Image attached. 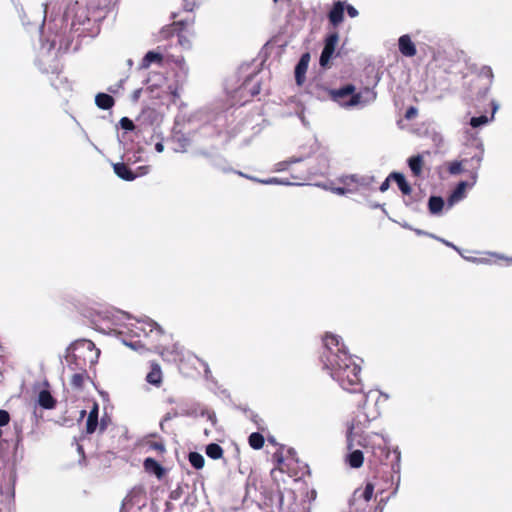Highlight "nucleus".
Segmentation results:
<instances>
[{
	"instance_id": "obj_1",
	"label": "nucleus",
	"mask_w": 512,
	"mask_h": 512,
	"mask_svg": "<svg viewBox=\"0 0 512 512\" xmlns=\"http://www.w3.org/2000/svg\"><path fill=\"white\" fill-rule=\"evenodd\" d=\"M323 351L320 361L323 368L339 385L350 393H363L361 367L349 354L341 338L333 333H325L322 338Z\"/></svg>"
},
{
	"instance_id": "obj_2",
	"label": "nucleus",
	"mask_w": 512,
	"mask_h": 512,
	"mask_svg": "<svg viewBox=\"0 0 512 512\" xmlns=\"http://www.w3.org/2000/svg\"><path fill=\"white\" fill-rule=\"evenodd\" d=\"M358 444L366 453H370L369 462L372 465H389L392 471L400 469V452L397 449L391 451L382 435L373 433L364 437L363 442L359 441Z\"/></svg>"
},
{
	"instance_id": "obj_3",
	"label": "nucleus",
	"mask_w": 512,
	"mask_h": 512,
	"mask_svg": "<svg viewBox=\"0 0 512 512\" xmlns=\"http://www.w3.org/2000/svg\"><path fill=\"white\" fill-rule=\"evenodd\" d=\"M99 355L100 350L95 347L92 341L79 342L66 357L68 368L72 371L87 370L98 362Z\"/></svg>"
},
{
	"instance_id": "obj_4",
	"label": "nucleus",
	"mask_w": 512,
	"mask_h": 512,
	"mask_svg": "<svg viewBox=\"0 0 512 512\" xmlns=\"http://www.w3.org/2000/svg\"><path fill=\"white\" fill-rule=\"evenodd\" d=\"M139 332L136 335L140 337V332L144 335L143 345L148 350L153 351L164 357L168 353L167 342L169 336L155 322H139L136 326Z\"/></svg>"
},
{
	"instance_id": "obj_5",
	"label": "nucleus",
	"mask_w": 512,
	"mask_h": 512,
	"mask_svg": "<svg viewBox=\"0 0 512 512\" xmlns=\"http://www.w3.org/2000/svg\"><path fill=\"white\" fill-rule=\"evenodd\" d=\"M16 470L14 465L0 466V512H13L15 503Z\"/></svg>"
},
{
	"instance_id": "obj_6",
	"label": "nucleus",
	"mask_w": 512,
	"mask_h": 512,
	"mask_svg": "<svg viewBox=\"0 0 512 512\" xmlns=\"http://www.w3.org/2000/svg\"><path fill=\"white\" fill-rule=\"evenodd\" d=\"M91 9L86 2L75 1L68 4L64 12V19L70 21L71 29L80 30L82 26L90 23Z\"/></svg>"
},
{
	"instance_id": "obj_7",
	"label": "nucleus",
	"mask_w": 512,
	"mask_h": 512,
	"mask_svg": "<svg viewBox=\"0 0 512 512\" xmlns=\"http://www.w3.org/2000/svg\"><path fill=\"white\" fill-rule=\"evenodd\" d=\"M494 74L490 66H482L471 83V90L477 99L485 98L493 83Z\"/></svg>"
},
{
	"instance_id": "obj_8",
	"label": "nucleus",
	"mask_w": 512,
	"mask_h": 512,
	"mask_svg": "<svg viewBox=\"0 0 512 512\" xmlns=\"http://www.w3.org/2000/svg\"><path fill=\"white\" fill-rule=\"evenodd\" d=\"M187 28V21H174L170 26L163 28L161 30V34L164 38H168L176 34L180 46L188 49L191 47L190 36H192V33L189 32Z\"/></svg>"
},
{
	"instance_id": "obj_9",
	"label": "nucleus",
	"mask_w": 512,
	"mask_h": 512,
	"mask_svg": "<svg viewBox=\"0 0 512 512\" xmlns=\"http://www.w3.org/2000/svg\"><path fill=\"white\" fill-rule=\"evenodd\" d=\"M277 500L282 512H308L305 505L297 501L294 493L285 496L282 492H278Z\"/></svg>"
},
{
	"instance_id": "obj_10",
	"label": "nucleus",
	"mask_w": 512,
	"mask_h": 512,
	"mask_svg": "<svg viewBox=\"0 0 512 512\" xmlns=\"http://www.w3.org/2000/svg\"><path fill=\"white\" fill-rule=\"evenodd\" d=\"M377 98V92L370 87H364L359 92L355 91V94L348 99L346 103L348 106L367 105L374 102Z\"/></svg>"
},
{
	"instance_id": "obj_11",
	"label": "nucleus",
	"mask_w": 512,
	"mask_h": 512,
	"mask_svg": "<svg viewBox=\"0 0 512 512\" xmlns=\"http://www.w3.org/2000/svg\"><path fill=\"white\" fill-rule=\"evenodd\" d=\"M338 41H339V35L337 32H333V33H330L329 35H327V37L325 38V42H324V48L320 55V65L321 66H323V67L326 66V64L330 61V59L335 51Z\"/></svg>"
},
{
	"instance_id": "obj_12",
	"label": "nucleus",
	"mask_w": 512,
	"mask_h": 512,
	"mask_svg": "<svg viewBox=\"0 0 512 512\" xmlns=\"http://www.w3.org/2000/svg\"><path fill=\"white\" fill-rule=\"evenodd\" d=\"M355 86L352 84H347L343 87H340L338 89H331L329 90V97L331 100L337 102L338 104L349 107L346 103L348 100L346 98L352 97L353 94H355Z\"/></svg>"
},
{
	"instance_id": "obj_13",
	"label": "nucleus",
	"mask_w": 512,
	"mask_h": 512,
	"mask_svg": "<svg viewBox=\"0 0 512 512\" xmlns=\"http://www.w3.org/2000/svg\"><path fill=\"white\" fill-rule=\"evenodd\" d=\"M365 419L363 422V425L366 423H369L373 418H375L374 415H370L366 412H363ZM359 424H362L360 420L352 419L350 422L347 423V433H346V440H347V449L352 450L354 447V439L356 436L355 430L359 427Z\"/></svg>"
},
{
	"instance_id": "obj_14",
	"label": "nucleus",
	"mask_w": 512,
	"mask_h": 512,
	"mask_svg": "<svg viewBox=\"0 0 512 512\" xmlns=\"http://www.w3.org/2000/svg\"><path fill=\"white\" fill-rule=\"evenodd\" d=\"M344 2L336 1L333 4V7L328 13V19L330 24L336 28L339 24H341L344 20Z\"/></svg>"
},
{
	"instance_id": "obj_15",
	"label": "nucleus",
	"mask_w": 512,
	"mask_h": 512,
	"mask_svg": "<svg viewBox=\"0 0 512 512\" xmlns=\"http://www.w3.org/2000/svg\"><path fill=\"white\" fill-rule=\"evenodd\" d=\"M147 383L159 388L163 383V373L160 365L152 361L150 363V371L146 375Z\"/></svg>"
},
{
	"instance_id": "obj_16",
	"label": "nucleus",
	"mask_w": 512,
	"mask_h": 512,
	"mask_svg": "<svg viewBox=\"0 0 512 512\" xmlns=\"http://www.w3.org/2000/svg\"><path fill=\"white\" fill-rule=\"evenodd\" d=\"M398 47L400 53L406 57H413L417 53L415 44L407 34L400 36L398 40Z\"/></svg>"
},
{
	"instance_id": "obj_17",
	"label": "nucleus",
	"mask_w": 512,
	"mask_h": 512,
	"mask_svg": "<svg viewBox=\"0 0 512 512\" xmlns=\"http://www.w3.org/2000/svg\"><path fill=\"white\" fill-rule=\"evenodd\" d=\"M310 61V55L305 53L301 56L295 67V80L298 85H302L305 81V74L308 69V64Z\"/></svg>"
},
{
	"instance_id": "obj_18",
	"label": "nucleus",
	"mask_w": 512,
	"mask_h": 512,
	"mask_svg": "<svg viewBox=\"0 0 512 512\" xmlns=\"http://www.w3.org/2000/svg\"><path fill=\"white\" fill-rule=\"evenodd\" d=\"M466 188H467V182L461 181L457 184L455 189L452 191V193L449 195L447 199V204L449 207H452L459 201L463 200L466 197Z\"/></svg>"
},
{
	"instance_id": "obj_19",
	"label": "nucleus",
	"mask_w": 512,
	"mask_h": 512,
	"mask_svg": "<svg viewBox=\"0 0 512 512\" xmlns=\"http://www.w3.org/2000/svg\"><path fill=\"white\" fill-rule=\"evenodd\" d=\"M114 173L125 181H133L137 175L123 162L113 164Z\"/></svg>"
},
{
	"instance_id": "obj_20",
	"label": "nucleus",
	"mask_w": 512,
	"mask_h": 512,
	"mask_svg": "<svg viewBox=\"0 0 512 512\" xmlns=\"http://www.w3.org/2000/svg\"><path fill=\"white\" fill-rule=\"evenodd\" d=\"M143 467L147 473L154 474L159 479H161L165 474V469L151 457L144 460Z\"/></svg>"
},
{
	"instance_id": "obj_21",
	"label": "nucleus",
	"mask_w": 512,
	"mask_h": 512,
	"mask_svg": "<svg viewBox=\"0 0 512 512\" xmlns=\"http://www.w3.org/2000/svg\"><path fill=\"white\" fill-rule=\"evenodd\" d=\"M38 404L47 410L54 409L56 407L57 401L52 396L50 391L41 390L38 395Z\"/></svg>"
},
{
	"instance_id": "obj_22",
	"label": "nucleus",
	"mask_w": 512,
	"mask_h": 512,
	"mask_svg": "<svg viewBox=\"0 0 512 512\" xmlns=\"http://www.w3.org/2000/svg\"><path fill=\"white\" fill-rule=\"evenodd\" d=\"M491 107H492V113H491V116L488 117L486 115H481V116H477V117H472L470 119V125L473 127V128H478L482 125H485L487 124L488 122L492 121L494 119V114L495 112L497 111L498 109V105L497 103L492 100L491 101Z\"/></svg>"
},
{
	"instance_id": "obj_23",
	"label": "nucleus",
	"mask_w": 512,
	"mask_h": 512,
	"mask_svg": "<svg viewBox=\"0 0 512 512\" xmlns=\"http://www.w3.org/2000/svg\"><path fill=\"white\" fill-rule=\"evenodd\" d=\"M390 178H393V180L397 183V185L403 195L408 196L411 194L412 187L406 181V178L402 173L392 172V173H390Z\"/></svg>"
},
{
	"instance_id": "obj_24",
	"label": "nucleus",
	"mask_w": 512,
	"mask_h": 512,
	"mask_svg": "<svg viewBox=\"0 0 512 512\" xmlns=\"http://www.w3.org/2000/svg\"><path fill=\"white\" fill-rule=\"evenodd\" d=\"M89 379L87 370H76L70 379V385L77 390L84 387L85 382Z\"/></svg>"
},
{
	"instance_id": "obj_25",
	"label": "nucleus",
	"mask_w": 512,
	"mask_h": 512,
	"mask_svg": "<svg viewBox=\"0 0 512 512\" xmlns=\"http://www.w3.org/2000/svg\"><path fill=\"white\" fill-rule=\"evenodd\" d=\"M408 166L415 177H419L422 174L424 160L422 155L418 154L408 159Z\"/></svg>"
},
{
	"instance_id": "obj_26",
	"label": "nucleus",
	"mask_w": 512,
	"mask_h": 512,
	"mask_svg": "<svg viewBox=\"0 0 512 512\" xmlns=\"http://www.w3.org/2000/svg\"><path fill=\"white\" fill-rule=\"evenodd\" d=\"M95 103L100 109L108 110L114 106L115 100L109 94L98 93L95 97Z\"/></svg>"
},
{
	"instance_id": "obj_27",
	"label": "nucleus",
	"mask_w": 512,
	"mask_h": 512,
	"mask_svg": "<svg viewBox=\"0 0 512 512\" xmlns=\"http://www.w3.org/2000/svg\"><path fill=\"white\" fill-rule=\"evenodd\" d=\"M346 462L352 468H360L364 462L363 452L360 450H352L346 457Z\"/></svg>"
},
{
	"instance_id": "obj_28",
	"label": "nucleus",
	"mask_w": 512,
	"mask_h": 512,
	"mask_svg": "<svg viewBox=\"0 0 512 512\" xmlns=\"http://www.w3.org/2000/svg\"><path fill=\"white\" fill-rule=\"evenodd\" d=\"M162 61H163L162 54L155 52V51H149L146 53V55L142 59L141 66L143 68H148L152 63L161 64Z\"/></svg>"
},
{
	"instance_id": "obj_29",
	"label": "nucleus",
	"mask_w": 512,
	"mask_h": 512,
	"mask_svg": "<svg viewBox=\"0 0 512 512\" xmlns=\"http://www.w3.org/2000/svg\"><path fill=\"white\" fill-rule=\"evenodd\" d=\"M444 200L440 196H431L428 201V209L431 214H439L444 207Z\"/></svg>"
},
{
	"instance_id": "obj_30",
	"label": "nucleus",
	"mask_w": 512,
	"mask_h": 512,
	"mask_svg": "<svg viewBox=\"0 0 512 512\" xmlns=\"http://www.w3.org/2000/svg\"><path fill=\"white\" fill-rule=\"evenodd\" d=\"M223 454V448L217 443H210L206 446V455L213 460L222 458Z\"/></svg>"
},
{
	"instance_id": "obj_31",
	"label": "nucleus",
	"mask_w": 512,
	"mask_h": 512,
	"mask_svg": "<svg viewBox=\"0 0 512 512\" xmlns=\"http://www.w3.org/2000/svg\"><path fill=\"white\" fill-rule=\"evenodd\" d=\"M264 436L259 432H253L248 437V443L251 448L259 450L264 446Z\"/></svg>"
},
{
	"instance_id": "obj_32",
	"label": "nucleus",
	"mask_w": 512,
	"mask_h": 512,
	"mask_svg": "<svg viewBox=\"0 0 512 512\" xmlns=\"http://www.w3.org/2000/svg\"><path fill=\"white\" fill-rule=\"evenodd\" d=\"M190 464L197 470L202 469L205 464L204 457L198 452H190L188 455Z\"/></svg>"
},
{
	"instance_id": "obj_33",
	"label": "nucleus",
	"mask_w": 512,
	"mask_h": 512,
	"mask_svg": "<svg viewBox=\"0 0 512 512\" xmlns=\"http://www.w3.org/2000/svg\"><path fill=\"white\" fill-rule=\"evenodd\" d=\"M339 181L344 187L354 188L355 191L357 190L358 178L356 175L342 176Z\"/></svg>"
},
{
	"instance_id": "obj_34",
	"label": "nucleus",
	"mask_w": 512,
	"mask_h": 512,
	"mask_svg": "<svg viewBox=\"0 0 512 512\" xmlns=\"http://www.w3.org/2000/svg\"><path fill=\"white\" fill-rule=\"evenodd\" d=\"M98 427V418L88 416L86 421V433L93 434Z\"/></svg>"
},
{
	"instance_id": "obj_35",
	"label": "nucleus",
	"mask_w": 512,
	"mask_h": 512,
	"mask_svg": "<svg viewBox=\"0 0 512 512\" xmlns=\"http://www.w3.org/2000/svg\"><path fill=\"white\" fill-rule=\"evenodd\" d=\"M374 493V485L372 483H367L360 494V497L365 500V502H369Z\"/></svg>"
},
{
	"instance_id": "obj_36",
	"label": "nucleus",
	"mask_w": 512,
	"mask_h": 512,
	"mask_svg": "<svg viewBox=\"0 0 512 512\" xmlns=\"http://www.w3.org/2000/svg\"><path fill=\"white\" fill-rule=\"evenodd\" d=\"M448 171L452 175H457L462 172V162L460 161H453L449 163Z\"/></svg>"
},
{
	"instance_id": "obj_37",
	"label": "nucleus",
	"mask_w": 512,
	"mask_h": 512,
	"mask_svg": "<svg viewBox=\"0 0 512 512\" xmlns=\"http://www.w3.org/2000/svg\"><path fill=\"white\" fill-rule=\"evenodd\" d=\"M119 123H120L121 128L126 131H133L135 129V125H134L133 121L131 119H129L128 117L121 118Z\"/></svg>"
},
{
	"instance_id": "obj_38",
	"label": "nucleus",
	"mask_w": 512,
	"mask_h": 512,
	"mask_svg": "<svg viewBox=\"0 0 512 512\" xmlns=\"http://www.w3.org/2000/svg\"><path fill=\"white\" fill-rule=\"evenodd\" d=\"M149 448L157 451L160 454H163L166 451L165 445L162 442L158 441L149 442Z\"/></svg>"
},
{
	"instance_id": "obj_39",
	"label": "nucleus",
	"mask_w": 512,
	"mask_h": 512,
	"mask_svg": "<svg viewBox=\"0 0 512 512\" xmlns=\"http://www.w3.org/2000/svg\"><path fill=\"white\" fill-rule=\"evenodd\" d=\"M417 113H418L417 109H416L415 107L411 106V107H409V108L406 110V112H405V118H406L407 120H411V119H413V118H415V117L417 116Z\"/></svg>"
},
{
	"instance_id": "obj_40",
	"label": "nucleus",
	"mask_w": 512,
	"mask_h": 512,
	"mask_svg": "<svg viewBox=\"0 0 512 512\" xmlns=\"http://www.w3.org/2000/svg\"><path fill=\"white\" fill-rule=\"evenodd\" d=\"M334 191H335V193H337L338 195H345V194H347V193H352V192H354V191H355V189H354V188H349V187H344V186H342V187H336V188H334Z\"/></svg>"
},
{
	"instance_id": "obj_41",
	"label": "nucleus",
	"mask_w": 512,
	"mask_h": 512,
	"mask_svg": "<svg viewBox=\"0 0 512 512\" xmlns=\"http://www.w3.org/2000/svg\"><path fill=\"white\" fill-rule=\"evenodd\" d=\"M110 423L109 417H102L100 422L98 421L99 431L102 433L106 430L108 424Z\"/></svg>"
},
{
	"instance_id": "obj_42",
	"label": "nucleus",
	"mask_w": 512,
	"mask_h": 512,
	"mask_svg": "<svg viewBox=\"0 0 512 512\" xmlns=\"http://www.w3.org/2000/svg\"><path fill=\"white\" fill-rule=\"evenodd\" d=\"M390 180H393V178H390V175L382 182L380 185L379 190L381 192H386L389 189L390 186Z\"/></svg>"
},
{
	"instance_id": "obj_43",
	"label": "nucleus",
	"mask_w": 512,
	"mask_h": 512,
	"mask_svg": "<svg viewBox=\"0 0 512 512\" xmlns=\"http://www.w3.org/2000/svg\"><path fill=\"white\" fill-rule=\"evenodd\" d=\"M88 416H93L95 418H98V416H99V405H98L97 402L93 403V406H92Z\"/></svg>"
},
{
	"instance_id": "obj_44",
	"label": "nucleus",
	"mask_w": 512,
	"mask_h": 512,
	"mask_svg": "<svg viewBox=\"0 0 512 512\" xmlns=\"http://www.w3.org/2000/svg\"><path fill=\"white\" fill-rule=\"evenodd\" d=\"M346 11H347V14L351 17V18H354L356 16H358V11L355 7H353L352 5H347L346 7Z\"/></svg>"
},
{
	"instance_id": "obj_45",
	"label": "nucleus",
	"mask_w": 512,
	"mask_h": 512,
	"mask_svg": "<svg viewBox=\"0 0 512 512\" xmlns=\"http://www.w3.org/2000/svg\"><path fill=\"white\" fill-rule=\"evenodd\" d=\"M77 452L79 453V455L81 456V459L83 461L86 460V455H85V451H84V448L81 444L77 443Z\"/></svg>"
},
{
	"instance_id": "obj_46",
	"label": "nucleus",
	"mask_w": 512,
	"mask_h": 512,
	"mask_svg": "<svg viewBox=\"0 0 512 512\" xmlns=\"http://www.w3.org/2000/svg\"><path fill=\"white\" fill-rule=\"evenodd\" d=\"M156 150L158 152H162L163 151V145L161 143H157L156 146H155Z\"/></svg>"
},
{
	"instance_id": "obj_47",
	"label": "nucleus",
	"mask_w": 512,
	"mask_h": 512,
	"mask_svg": "<svg viewBox=\"0 0 512 512\" xmlns=\"http://www.w3.org/2000/svg\"><path fill=\"white\" fill-rule=\"evenodd\" d=\"M110 3V0H104L103 3H98L97 7L100 8L101 6H107Z\"/></svg>"
},
{
	"instance_id": "obj_48",
	"label": "nucleus",
	"mask_w": 512,
	"mask_h": 512,
	"mask_svg": "<svg viewBox=\"0 0 512 512\" xmlns=\"http://www.w3.org/2000/svg\"><path fill=\"white\" fill-rule=\"evenodd\" d=\"M15 441H16V443H18V442L20 441V436H19V434H18V433L16 434V439H15Z\"/></svg>"
},
{
	"instance_id": "obj_49",
	"label": "nucleus",
	"mask_w": 512,
	"mask_h": 512,
	"mask_svg": "<svg viewBox=\"0 0 512 512\" xmlns=\"http://www.w3.org/2000/svg\"><path fill=\"white\" fill-rule=\"evenodd\" d=\"M268 441H269L270 443H272V444H275L274 439H273V438H271V437H269V438H268Z\"/></svg>"
},
{
	"instance_id": "obj_50",
	"label": "nucleus",
	"mask_w": 512,
	"mask_h": 512,
	"mask_svg": "<svg viewBox=\"0 0 512 512\" xmlns=\"http://www.w3.org/2000/svg\"><path fill=\"white\" fill-rule=\"evenodd\" d=\"M363 399H364V404H365L366 400H367V395H363Z\"/></svg>"
},
{
	"instance_id": "obj_51",
	"label": "nucleus",
	"mask_w": 512,
	"mask_h": 512,
	"mask_svg": "<svg viewBox=\"0 0 512 512\" xmlns=\"http://www.w3.org/2000/svg\"><path fill=\"white\" fill-rule=\"evenodd\" d=\"M476 161H477V163L479 164V163H480V161H481V158H480V157H477Z\"/></svg>"
},
{
	"instance_id": "obj_52",
	"label": "nucleus",
	"mask_w": 512,
	"mask_h": 512,
	"mask_svg": "<svg viewBox=\"0 0 512 512\" xmlns=\"http://www.w3.org/2000/svg\"><path fill=\"white\" fill-rule=\"evenodd\" d=\"M85 413H86V411L82 410L81 415L83 416V415H85Z\"/></svg>"
},
{
	"instance_id": "obj_53",
	"label": "nucleus",
	"mask_w": 512,
	"mask_h": 512,
	"mask_svg": "<svg viewBox=\"0 0 512 512\" xmlns=\"http://www.w3.org/2000/svg\"><path fill=\"white\" fill-rule=\"evenodd\" d=\"M422 233H423L422 231L417 230V234H419V235H420V234H422Z\"/></svg>"
},
{
	"instance_id": "obj_54",
	"label": "nucleus",
	"mask_w": 512,
	"mask_h": 512,
	"mask_svg": "<svg viewBox=\"0 0 512 512\" xmlns=\"http://www.w3.org/2000/svg\"><path fill=\"white\" fill-rule=\"evenodd\" d=\"M185 2H188V0H185Z\"/></svg>"
}]
</instances>
